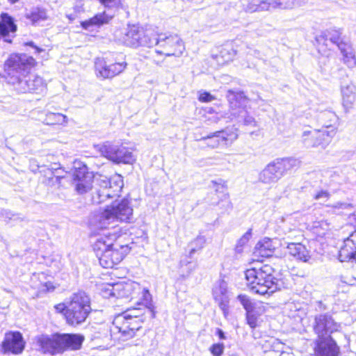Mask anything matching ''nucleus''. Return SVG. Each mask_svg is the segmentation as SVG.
<instances>
[{
  "mask_svg": "<svg viewBox=\"0 0 356 356\" xmlns=\"http://www.w3.org/2000/svg\"><path fill=\"white\" fill-rule=\"evenodd\" d=\"M133 219V209L130 202L128 200L123 199L107 206L99 214L97 220L100 227L106 228L115 222H131Z\"/></svg>",
  "mask_w": 356,
  "mask_h": 356,
  "instance_id": "nucleus-7",
  "label": "nucleus"
},
{
  "mask_svg": "<svg viewBox=\"0 0 356 356\" xmlns=\"http://www.w3.org/2000/svg\"><path fill=\"white\" fill-rule=\"evenodd\" d=\"M17 31L16 24H0V38L6 42H11L10 34L13 35Z\"/></svg>",
  "mask_w": 356,
  "mask_h": 356,
  "instance_id": "nucleus-37",
  "label": "nucleus"
},
{
  "mask_svg": "<svg viewBox=\"0 0 356 356\" xmlns=\"http://www.w3.org/2000/svg\"><path fill=\"white\" fill-rule=\"evenodd\" d=\"M273 268L265 265L259 268H250L245 272L247 286L250 290L260 296H270L280 289L278 280L273 275Z\"/></svg>",
  "mask_w": 356,
  "mask_h": 356,
  "instance_id": "nucleus-4",
  "label": "nucleus"
},
{
  "mask_svg": "<svg viewBox=\"0 0 356 356\" xmlns=\"http://www.w3.org/2000/svg\"><path fill=\"white\" fill-rule=\"evenodd\" d=\"M111 330L113 333H120L123 340H127L134 337V332H131L130 325L128 323L127 312L115 317L113 321V327Z\"/></svg>",
  "mask_w": 356,
  "mask_h": 356,
  "instance_id": "nucleus-21",
  "label": "nucleus"
},
{
  "mask_svg": "<svg viewBox=\"0 0 356 356\" xmlns=\"http://www.w3.org/2000/svg\"><path fill=\"white\" fill-rule=\"evenodd\" d=\"M60 344L61 348V354L67 350H78L81 349L84 336L79 334H60Z\"/></svg>",
  "mask_w": 356,
  "mask_h": 356,
  "instance_id": "nucleus-19",
  "label": "nucleus"
},
{
  "mask_svg": "<svg viewBox=\"0 0 356 356\" xmlns=\"http://www.w3.org/2000/svg\"><path fill=\"white\" fill-rule=\"evenodd\" d=\"M210 187L215 191V195L218 196V199L220 197H224V195H228L227 193L226 182L222 179L212 180Z\"/></svg>",
  "mask_w": 356,
  "mask_h": 356,
  "instance_id": "nucleus-38",
  "label": "nucleus"
},
{
  "mask_svg": "<svg viewBox=\"0 0 356 356\" xmlns=\"http://www.w3.org/2000/svg\"><path fill=\"white\" fill-rule=\"evenodd\" d=\"M272 3V0H251L245 7V10L248 13L270 10L273 8Z\"/></svg>",
  "mask_w": 356,
  "mask_h": 356,
  "instance_id": "nucleus-27",
  "label": "nucleus"
},
{
  "mask_svg": "<svg viewBox=\"0 0 356 356\" xmlns=\"http://www.w3.org/2000/svg\"><path fill=\"white\" fill-rule=\"evenodd\" d=\"M213 296L222 311L223 315L227 317L229 314V297L226 282L220 280L216 283L213 288Z\"/></svg>",
  "mask_w": 356,
  "mask_h": 356,
  "instance_id": "nucleus-18",
  "label": "nucleus"
},
{
  "mask_svg": "<svg viewBox=\"0 0 356 356\" xmlns=\"http://www.w3.org/2000/svg\"><path fill=\"white\" fill-rule=\"evenodd\" d=\"M198 99L202 102H209L213 100L215 97L208 92H203L200 94Z\"/></svg>",
  "mask_w": 356,
  "mask_h": 356,
  "instance_id": "nucleus-52",
  "label": "nucleus"
},
{
  "mask_svg": "<svg viewBox=\"0 0 356 356\" xmlns=\"http://www.w3.org/2000/svg\"><path fill=\"white\" fill-rule=\"evenodd\" d=\"M227 97L230 104L229 118L231 120H235L245 126L255 127L257 122L247 109L246 105L249 99L244 92L229 90Z\"/></svg>",
  "mask_w": 356,
  "mask_h": 356,
  "instance_id": "nucleus-8",
  "label": "nucleus"
},
{
  "mask_svg": "<svg viewBox=\"0 0 356 356\" xmlns=\"http://www.w3.org/2000/svg\"><path fill=\"white\" fill-rule=\"evenodd\" d=\"M229 356H238V355L236 353H233V354L229 355Z\"/></svg>",
  "mask_w": 356,
  "mask_h": 356,
  "instance_id": "nucleus-62",
  "label": "nucleus"
},
{
  "mask_svg": "<svg viewBox=\"0 0 356 356\" xmlns=\"http://www.w3.org/2000/svg\"><path fill=\"white\" fill-rule=\"evenodd\" d=\"M256 248L262 257H268L273 254L275 246L273 245L272 241L270 238H266L257 244Z\"/></svg>",
  "mask_w": 356,
  "mask_h": 356,
  "instance_id": "nucleus-32",
  "label": "nucleus"
},
{
  "mask_svg": "<svg viewBox=\"0 0 356 356\" xmlns=\"http://www.w3.org/2000/svg\"><path fill=\"white\" fill-rule=\"evenodd\" d=\"M59 333L53 335L42 334L35 337L37 350L42 354H61Z\"/></svg>",
  "mask_w": 356,
  "mask_h": 356,
  "instance_id": "nucleus-14",
  "label": "nucleus"
},
{
  "mask_svg": "<svg viewBox=\"0 0 356 356\" xmlns=\"http://www.w3.org/2000/svg\"><path fill=\"white\" fill-rule=\"evenodd\" d=\"M130 288H131V285H130V284H126V285L124 286V290H126V291H129Z\"/></svg>",
  "mask_w": 356,
  "mask_h": 356,
  "instance_id": "nucleus-60",
  "label": "nucleus"
},
{
  "mask_svg": "<svg viewBox=\"0 0 356 356\" xmlns=\"http://www.w3.org/2000/svg\"><path fill=\"white\" fill-rule=\"evenodd\" d=\"M330 197V194L327 191L321 190L318 191L314 196L316 200L326 202Z\"/></svg>",
  "mask_w": 356,
  "mask_h": 356,
  "instance_id": "nucleus-51",
  "label": "nucleus"
},
{
  "mask_svg": "<svg viewBox=\"0 0 356 356\" xmlns=\"http://www.w3.org/2000/svg\"><path fill=\"white\" fill-rule=\"evenodd\" d=\"M99 150L103 156L116 163L131 164L135 161L132 152L122 145L106 142L99 146Z\"/></svg>",
  "mask_w": 356,
  "mask_h": 356,
  "instance_id": "nucleus-12",
  "label": "nucleus"
},
{
  "mask_svg": "<svg viewBox=\"0 0 356 356\" xmlns=\"http://www.w3.org/2000/svg\"><path fill=\"white\" fill-rule=\"evenodd\" d=\"M111 63H108L104 58H97L95 61V70L97 76L99 79H111V74H108L111 69Z\"/></svg>",
  "mask_w": 356,
  "mask_h": 356,
  "instance_id": "nucleus-28",
  "label": "nucleus"
},
{
  "mask_svg": "<svg viewBox=\"0 0 356 356\" xmlns=\"http://www.w3.org/2000/svg\"><path fill=\"white\" fill-rule=\"evenodd\" d=\"M252 236V229H248L237 241L235 250L237 253H241L243 250V247L249 241Z\"/></svg>",
  "mask_w": 356,
  "mask_h": 356,
  "instance_id": "nucleus-44",
  "label": "nucleus"
},
{
  "mask_svg": "<svg viewBox=\"0 0 356 356\" xmlns=\"http://www.w3.org/2000/svg\"><path fill=\"white\" fill-rule=\"evenodd\" d=\"M225 346L222 343L213 344L209 350L213 356H221L224 352Z\"/></svg>",
  "mask_w": 356,
  "mask_h": 356,
  "instance_id": "nucleus-48",
  "label": "nucleus"
},
{
  "mask_svg": "<svg viewBox=\"0 0 356 356\" xmlns=\"http://www.w3.org/2000/svg\"><path fill=\"white\" fill-rule=\"evenodd\" d=\"M97 182L99 186H108L113 194L115 195V196H119L124 186L123 178L118 174L114 175L109 179L105 176L100 175Z\"/></svg>",
  "mask_w": 356,
  "mask_h": 356,
  "instance_id": "nucleus-22",
  "label": "nucleus"
},
{
  "mask_svg": "<svg viewBox=\"0 0 356 356\" xmlns=\"http://www.w3.org/2000/svg\"><path fill=\"white\" fill-rule=\"evenodd\" d=\"M10 3H15L16 2H17L19 0H8Z\"/></svg>",
  "mask_w": 356,
  "mask_h": 356,
  "instance_id": "nucleus-61",
  "label": "nucleus"
},
{
  "mask_svg": "<svg viewBox=\"0 0 356 356\" xmlns=\"http://www.w3.org/2000/svg\"><path fill=\"white\" fill-rule=\"evenodd\" d=\"M339 50L343 56V63L349 68L356 66V57L350 43H342L339 45Z\"/></svg>",
  "mask_w": 356,
  "mask_h": 356,
  "instance_id": "nucleus-26",
  "label": "nucleus"
},
{
  "mask_svg": "<svg viewBox=\"0 0 356 356\" xmlns=\"http://www.w3.org/2000/svg\"><path fill=\"white\" fill-rule=\"evenodd\" d=\"M275 161L282 176L298 165V161L293 158L277 159Z\"/></svg>",
  "mask_w": 356,
  "mask_h": 356,
  "instance_id": "nucleus-30",
  "label": "nucleus"
},
{
  "mask_svg": "<svg viewBox=\"0 0 356 356\" xmlns=\"http://www.w3.org/2000/svg\"><path fill=\"white\" fill-rule=\"evenodd\" d=\"M336 134L335 129H314V131H304L302 141L307 148H320L325 149L334 136Z\"/></svg>",
  "mask_w": 356,
  "mask_h": 356,
  "instance_id": "nucleus-11",
  "label": "nucleus"
},
{
  "mask_svg": "<svg viewBox=\"0 0 356 356\" xmlns=\"http://www.w3.org/2000/svg\"><path fill=\"white\" fill-rule=\"evenodd\" d=\"M90 298L82 291L74 293L66 305L65 312L67 323L70 325H77L83 323L90 313Z\"/></svg>",
  "mask_w": 356,
  "mask_h": 356,
  "instance_id": "nucleus-6",
  "label": "nucleus"
},
{
  "mask_svg": "<svg viewBox=\"0 0 356 356\" xmlns=\"http://www.w3.org/2000/svg\"><path fill=\"white\" fill-rule=\"evenodd\" d=\"M43 122L48 125L63 124L67 122V116L60 113L47 112Z\"/></svg>",
  "mask_w": 356,
  "mask_h": 356,
  "instance_id": "nucleus-34",
  "label": "nucleus"
},
{
  "mask_svg": "<svg viewBox=\"0 0 356 356\" xmlns=\"http://www.w3.org/2000/svg\"><path fill=\"white\" fill-rule=\"evenodd\" d=\"M213 205H219L220 208L222 209L223 212L229 211L232 209V204L229 198V195H224V197H220L218 202H211Z\"/></svg>",
  "mask_w": 356,
  "mask_h": 356,
  "instance_id": "nucleus-41",
  "label": "nucleus"
},
{
  "mask_svg": "<svg viewBox=\"0 0 356 356\" xmlns=\"http://www.w3.org/2000/svg\"><path fill=\"white\" fill-rule=\"evenodd\" d=\"M272 1L273 9H288L292 8L296 5L305 4L307 2V0H272Z\"/></svg>",
  "mask_w": 356,
  "mask_h": 356,
  "instance_id": "nucleus-35",
  "label": "nucleus"
},
{
  "mask_svg": "<svg viewBox=\"0 0 356 356\" xmlns=\"http://www.w3.org/2000/svg\"><path fill=\"white\" fill-rule=\"evenodd\" d=\"M133 314H129L127 312V317L128 320V323L130 325V329L131 332H134V336L136 331L139 330L142 327L143 320L142 318L136 314L137 311L136 309L131 311Z\"/></svg>",
  "mask_w": 356,
  "mask_h": 356,
  "instance_id": "nucleus-36",
  "label": "nucleus"
},
{
  "mask_svg": "<svg viewBox=\"0 0 356 356\" xmlns=\"http://www.w3.org/2000/svg\"><path fill=\"white\" fill-rule=\"evenodd\" d=\"M102 24H81L82 30L92 31L94 29L99 28Z\"/></svg>",
  "mask_w": 356,
  "mask_h": 356,
  "instance_id": "nucleus-53",
  "label": "nucleus"
},
{
  "mask_svg": "<svg viewBox=\"0 0 356 356\" xmlns=\"http://www.w3.org/2000/svg\"><path fill=\"white\" fill-rule=\"evenodd\" d=\"M112 15L104 12L102 14L97 15L93 19L82 21L81 22H108L112 19Z\"/></svg>",
  "mask_w": 356,
  "mask_h": 356,
  "instance_id": "nucleus-45",
  "label": "nucleus"
},
{
  "mask_svg": "<svg viewBox=\"0 0 356 356\" xmlns=\"http://www.w3.org/2000/svg\"><path fill=\"white\" fill-rule=\"evenodd\" d=\"M236 54V51L231 45H226L220 51V56L225 62L232 60Z\"/></svg>",
  "mask_w": 356,
  "mask_h": 356,
  "instance_id": "nucleus-42",
  "label": "nucleus"
},
{
  "mask_svg": "<svg viewBox=\"0 0 356 356\" xmlns=\"http://www.w3.org/2000/svg\"><path fill=\"white\" fill-rule=\"evenodd\" d=\"M124 43L131 47L157 46L156 53L166 56H180L185 49L181 39L177 34L158 33L148 24H126L122 31L115 32Z\"/></svg>",
  "mask_w": 356,
  "mask_h": 356,
  "instance_id": "nucleus-1",
  "label": "nucleus"
},
{
  "mask_svg": "<svg viewBox=\"0 0 356 356\" xmlns=\"http://www.w3.org/2000/svg\"><path fill=\"white\" fill-rule=\"evenodd\" d=\"M206 242V239L204 236H197L194 241H193L190 245L191 246V248L188 253V257L190 258H192L193 254L198 250H201Z\"/></svg>",
  "mask_w": 356,
  "mask_h": 356,
  "instance_id": "nucleus-40",
  "label": "nucleus"
},
{
  "mask_svg": "<svg viewBox=\"0 0 356 356\" xmlns=\"http://www.w3.org/2000/svg\"><path fill=\"white\" fill-rule=\"evenodd\" d=\"M144 297L146 301V307L150 318H153L155 316L154 307L152 304L148 301V299L151 298V295L148 290H145L144 292Z\"/></svg>",
  "mask_w": 356,
  "mask_h": 356,
  "instance_id": "nucleus-47",
  "label": "nucleus"
},
{
  "mask_svg": "<svg viewBox=\"0 0 356 356\" xmlns=\"http://www.w3.org/2000/svg\"><path fill=\"white\" fill-rule=\"evenodd\" d=\"M127 63L124 60L121 62L111 63L108 74H111V79L122 73L127 67Z\"/></svg>",
  "mask_w": 356,
  "mask_h": 356,
  "instance_id": "nucleus-39",
  "label": "nucleus"
},
{
  "mask_svg": "<svg viewBox=\"0 0 356 356\" xmlns=\"http://www.w3.org/2000/svg\"><path fill=\"white\" fill-rule=\"evenodd\" d=\"M100 188L97 191L96 194L92 197V201L95 204H101L105 202L107 199L116 197L113 194L110 188L105 186H99Z\"/></svg>",
  "mask_w": 356,
  "mask_h": 356,
  "instance_id": "nucleus-31",
  "label": "nucleus"
},
{
  "mask_svg": "<svg viewBox=\"0 0 356 356\" xmlns=\"http://www.w3.org/2000/svg\"><path fill=\"white\" fill-rule=\"evenodd\" d=\"M181 268H184V266H189V269L190 270L188 272L186 276H188L195 268H196V264L195 263H192L191 261H184L182 260L181 261Z\"/></svg>",
  "mask_w": 356,
  "mask_h": 356,
  "instance_id": "nucleus-54",
  "label": "nucleus"
},
{
  "mask_svg": "<svg viewBox=\"0 0 356 356\" xmlns=\"http://www.w3.org/2000/svg\"><path fill=\"white\" fill-rule=\"evenodd\" d=\"M293 232L299 233V231H292L290 232V235L288 236V238L291 239V241L286 242L288 253L296 260L305 263L309 262L311 259L310 251L307 250L305 245L298 241V238H300L302 236L300 234L298 236L294 235Z\"/></svg>",
  "mask_w": 356,
  "mask_h": 356,
  "instance_id": "nucleus-15",
  "label": "nucleus"
},
{
  "mask_svg": "<svg viewBox=\"0 0 356 356\" xmlns=\"http://www.w3.org/2000/svg\"><path fill=\"white\" fill-rule=\"evenodd\" d=\"M110 295H113V296H115V293H111Z\"/></svg>",
  "mask_w": 356,
  "mask_h": 356,
  "instance_id": "nucleus-63",
  "label": "nucleus"
},
{
  "mask_svg": "<svg viewBox=\"0 0 356 356\" xmlns=\"http://www.w3.org/2000/svg\"><path fill=\"white\" fill-rule=\"evenodd\" d=\"M0 217L6 223H9L11 221H22L23 220V218L19 213H14L8 210L2 211Z\"/></svg>",
  "mask_w": 356,
  "mask_h": 356,
  "instance_id": "nucleus-43",
  "label": "nucleus"
},
{
  "mask_svg": "<svg viewBox=\"0 0 356 356\" xmlns=\"http://www.w3.org/2000/svg\"><path fill=\"white\" fill-rule=\"evenodd\" d=\"M25 16L26 19H30L32 22L49 19L47 10L44 7L38 6L26 9Z\"/></svg>",
  "mask_w": 356,
  "mask_h": 356,
  "instance_id": "nucleus-25",
  "label": "nucleus"
},
{
  "mask_svg": "<svg viewBox=\"0 0 356 356\" xmlns=\"http://www.w3.org/2000/svg\"><path fill=\"white\" fill-rule=\"evenodd\" d=\"M3 353H21L24 348V342L19 332H9L5 334L1 343Z\"/></svg>",
  "mask_w": 356,
  "mask_h": 356,
  "instance_id": "nucleus-17",
  "label": "nucleus"
},
{
  "mask_svg": "<svg viewBox=\"0 0 356 356\" xmlns=\"http://www.w3.org/2000/svg\"><path fill=\"white\" fill-rule=\"evenodd\" d=\"M316 41L318 45L325 44V41L329 40L331 42L336 44L339 49V45L342 43H350V41L345 37L341 36L340 30L330 29L321 32L318 35H316Z\"/></svg>",
  "mask_w": 356,
  "mask_h": 356,
  "instance_id": "nucleus-20",
  "label": "nucleus"
},
{
  "mask_svg": "<svg viewBox=\"0 0 356 356\" xmlns=\"http://www.w3.org/2000/svg\"><path fill=\"white\" fill-rule=\"evenodd\" d=\"M313 343L314 356H339L340 353L334 337H316Z\"/></svg>",
  "mask_w": 356,
  "mask_h": 356,
  "instance_id": "nucleus-13",
  "label": "nucleus"
},
{
  "mask_svg": "<svg viewBox=\"0 0 356 356\" xmlns=\"http://www.w3.org/2000/svg\"><path fill=\"white\" fill-rule=\"evenodd\" d=\"M354 216L356 217V213ZM338 259L341 262L356 264V229L344 239L339 250Z\"/></svg>",
  "mask_w": 356,
  "mask_h": 356,
  "instance_id": "nucleus-16",
  "label": "nucleus"
},
{
  "mask_svg": "<svg viewBox=\"0 0 356 356\" xmlns=\"http://www.w3.org/2000/svg\"><path fill=\"white\" fill-rule=\"evenodd\" d=\"M55 307L58 311L60 312H62L63 310L66 311V305H65L64 304L57 305Z\"/></svg>",
  "mask_w": 356,
  "mask_h": 356,
  "instance_id": "nucleus-58",
  "label": "nucleus"
},
{
  "mask_svg": "<svg viewBox=\"0 0 356 356\" xmlns=\"http://www.w3.org/2000/svg\"><path fill=\"white\" fill-rule=\"evenodd\" d=\"M318 120L319 123L325 129H327L333 128V124H335L337 121V116L334 112L330 111H325L321 112L318 115Z\"/></svg>",
  "mask_w": 356,
  "mask_h": 356,
  "instance_id": "nucleus-29",
  "label": "nucleus"
},
{
  "mask_svg": "<svg viewBox=\"0 0 356 356\" xmlns=\"http://www.w3.org/2000/svg\"><path fill=\"white\" fill-rule=\"evenodd\" d=\"M72 176L71 185L78 195H84L92 190L94 175L82 161H76L74 163Z\"/></svg>",
  "mask_w": 356,
  "mask_h": 356,
  "instance_id": "nucleus-9",
  "label": "nucleus"
},
{
  "mask_svg": "<svg viewBox=\"0 0 356 356\" xmlns=\"http://www.w3.org/2000/svg\"><path fill=\"white\" fill-rule=\"evenodd\" d=\"M113 241V237L105 234L93 244V250L103 268H110L118 264L130 250L127 244L122 245L118 241Z\"/></svg>",
  "mask_w": 356,
  "mask_h": 356,
  "instance_id": "nucleus-3",
  "label": "nucleus"
},
{
  "mask_svg": "<svg viewBox=\"0 0 356 356\" xmlns=\"http://www.w3.org/2000/svg\"><path fill=\"white\" fill-rule=\"evenodd\" d=\"M0 17H1L0 22H3V23L14 22L13 18L6 13H2L0 15Z\"/></svg>",
  "mask_w": 356,
  "mask_h": 356,
  "instance_id": "nucleus-55",
  "label": "nucleus"
},
{
  "mask_svg": "<svg viewBox=\"0 0 356 356\" xmlns=\"http://www.w3.org/2000/svg\"><path fill=\"white\" fill-rule=\"evenodd\" d=\"M332 208L334 209V211L338 213H341L343 210L346 209H350L353 208V206L351 204L347 203V202H339L333 205L330 206Z\"/></svg>",
  "mask_w": 356,
  "mask_h": 356,
  "instance_id": "nucleus-50",
  "label": "nucleus"
},
{
  "mask_svg": "<svg viewBox=\"0 0 356 356\" xmlns=\"http://www.w3.org/2000/svg\"><path fill=\"white\" fill-rule=\"evenodd\" d=\"M239 301L243 306L244 309H245L246 312L252 310H254V305L252 302V301L246 296L240 295L238 297Z\"/></svg>",
  "mask_w": 356,
  "mask_h": 356,
  "instance_id": "nucleus-46",
  "label": "nucleus"
},
{
  "mask_svg": "<svg viewBox=\"0 0 356 356\" xmlns=\"http://www.w3.org/2000/svg\"><path fill=\"white\" fill-rule=\"evenodd\" d=\"M35 60L26 54H12L5 63V71L16 81H13L15 88L20 92L42 93L44 91L46 83L43 79L36 74H29V68Z\"/></svg>",
  "mask_w": 356,
  "mask_h": 356,
  "instance_id": "nucleus-2",
  "label": "nucleus"
},
{
  "mask_svg": "<svg viewBox=\"0 0 356 356\" xmlns=\"http://www.w3.org/2000/svg\"><path fill=\"white\" fill-rule=\"evenodd\" d=\"M282 174L280 172L275 161L270 163L259 174V179L264 184H272L277 182Z\"/></svg>",
  "mask_w": 356,
  "mask_h": 356,
  "instance_id": "nucleus-23",
  "label": "nucleus"
},
{
  "mask_svg": "<svg viewBox=\"0 0 356 356\" xmlns=\"http://www.w3.org/2000/svg\"><path fill=\"white\" fill-rule=\"evenodd\" d=\"M121 286H122V285H121V284H115L114 286H113V289L118 290V289H120V288Z\"/></svg>",
  "mask_w": 356,
  "mask_h": 356,
  "instance_id": "nucleus-59",
  "label": "nucleus"
},
{
  "mask_svg": "<svg viewBox=\"0 0 356 356\" xmlns=\"http://www.w3.org/2000/svg\"><path fill=\"white\" fill-rule=\"evenodd\" d=\"M25 44L28 45V46H30V47H32L33 48H34L37 53H40V52L43 51V49L40 48V47H37V46H35L33 42H29L25 43Z\"/></svg>",
  "mask_w": 356,
  "mask_h": 356,
  "instance_id": "nucleus-56",
  "label": "nucleus"
},
{
  "mask_svg": "<svg viewBox=\"0 0 356 356\" xmlns=\"http://www.w3.org/2000/svg\"><path fill=\"white\" fill-rule=\"evenodd\" d=\"M216 334L219 337L220 339H226L225 332L220 328H218L216 330Z\"/></svg>",
  "mask_w": 356,
  "mask_h": 356,
  "instance_id": "nucleus-57",
  "label": "nucleus"
},
{
  "mask_svg": "<svg viewBox=\"0 0 356 356\" xmlns=\"http://www.w3.org/2000/svg\"><path fill=\"white\" fill-rule=\"evenodd\" d=\"M236 129L234 127L226 128L220 131L211 133L199 139L204 146L211 149L227 147L238 138Z\"/></svg>",
  "mask_w": 356,
  "mask_h": 356,
  "instance_id": "nucleus-10",
  "label": "nucleus"
},
{
  "mask_svg": "<svg viewBox=\"0 0 356 356\" xmlns=\"http://www.w3.org/2000/svg\"><path fill=\"white\" fill-rule=\"evenodd\" d=\"M355 86L351 83L341 85V94L343 103L350 105L355 101Z\"/></svg>",
  "mask_w": 356,
  "mask_h": 356,
  "instance_id": "nucleus-33",
  "label": "nucleus"
},
{
  "mask_svg": "<svg viewBox=\"0 0 356 356\" xmlns=\"http://www.w3.org/2000/svg\"><path fill=\"white\" fill-rule=\"evenodd\" d=\"M246 320L247 323L251 328H255L257 327V317L254 313V310L246 312Z\"/></svg>",
  "mask_w": 356,
  "mask_h": 356,
  "instance_id": "nucleus-49",
  "label": "nucleus"
},
{
  "mask_svg": "<svg viewBox=\"0 0 356 356\" xmlns=\"http://www.w3.org/2000/svg\"><path fill=\"white\" fill-rule=\"evenodd\" d=\"M318 53L321 54V56L319 58V65L321 68V70L327 73L331 76H334L337 72H344V70L341 67H334L333 65H336L337 60H331L330 58V51H326L323 54L321 53V49L320 47L318 49Z\"/></svg>",
  "mask_w": 356,
  "mask_h": 356,
  "instance_id": "nucleus-24",
  "label": "nucleus"
},
{
  "mask_svg": "<svg viewBox=\"0 0 356 356\" xmlns=\"http://www.w3.org/2000/svg\"><path fill=\"white\" fill-rule=\"evenodd\" d=\"M316 311H319L314 315L311 326L316 337H334L335 334L341 333V323L338 322L333 316V314L327 312L326 306L321 302H316Z\"/></svg>",
  "mask_w": 356,
  "mask_h": 356,
  "instance_id": "nucleus-5",
  "label": "nucleus"
}]
</instances>
